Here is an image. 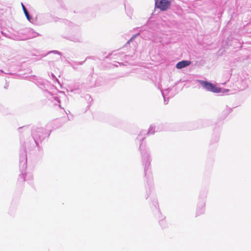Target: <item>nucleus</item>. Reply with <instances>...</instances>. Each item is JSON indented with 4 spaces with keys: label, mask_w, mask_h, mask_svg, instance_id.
Returning <instances> with one entry per match:
<instances>
[{
    "label": "nucleus",
    "mask_w": 251,
    "mask_h": 251,
    "mask_svg": "<svg viewBox=\"0 0 251 251\" xmlns=\"http://www.w3.org/2000/svg\"><path fill=\"white\" fill-rule=\"evenodd\" d=\"M190 64H191V62L190 61L184 60V61H182L178 62L176 64V67L177 69H181V68H183L184 67L189 66Z\"/></svg>",
    "instance_id": "obj_3"
},
{
    "label": "nucleus",
    "mask_w": 251,
    "mask_h": 251,
    "mask_svg": "<svg viewBox=\"0 0 251 251\" xmlns=\"http://www.w3.org/2000/svg\"><path fill=\"white\" fill-rule=\"evenodd\" d=\"M201 85L208 91L218 93L221 92V89L217 87L212 83L207 81H202L201 83Z\"/></svg>",
    "instance_id": "obj_1"
},
{
    "label": "nucleus",
    "mask_w": 251,
    "mask_h": 251,
    "mask_svg": "<svg viewBox=\"0 0 251 251\" xmlns=\"http://www.w3.org/2000/svg\"><path fill=\"white\" fill-rule=\"evenodd\" d=\"M156 8L161 10H166L170 5V1H155V3Z\"/></svg>",
    "instance_id": "obj_2"
},
{
    "label": "nucleus",
    "mask_w": 251,
    "mask_h": 251,
    "mask_svg": "<svg viewBox=\"0 0 251 251\" xmlns=\"http://www.w3.org/2000/svg\"><path fill=\"white\" fill-rule=\"evenodd\" d=\"M22 8H23V9L24 10V13L26 17V18L27 19V20H30V17L29 15V14H28V12L27 11V10H26L25 7V5L22 3Z\"/></svg>",
    "instance_id": "obj_4"
}]
</instances>
